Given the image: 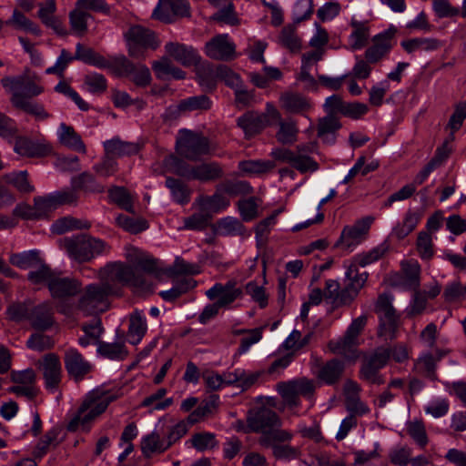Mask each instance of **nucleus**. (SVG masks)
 <instances>
[{
    "label": "nucleus",
    "instance_id": "f257e3e1",
    "mask_svg": "<svg viewBox=\"0 0 466 466\" xmlns=\"http://www.w3.org/2000/svg\"><path fill=\"white\" fill-rule=\"evenodd\" d=\"M99 283L87 285L81 294L77 308L85 315H96L109 308L110 296H119L124 286L146 288L147 282L140 277H135L131 268L122 262L106 264L99 270Z\"/></svg>",
    "mask_w": 466,
    "mask_h": 466
},
{
    "label": "nucleus",
    "instance_id": "f03ea898",
    "mask_svg": "<svg viewBox=\"0 0 466 466\" xmlns=\"http://www.w3.org/2000/svg\"><path fill=\"white\" fill-rule=\"evenodd\" d=\"M116 397L108 391L94 390L83 399L76 413L67 424L69 431H88L93 421L105 410Z\"/></svg>",
    "mask_w": 466,
    "mask_h": 466
},
{
    "label": "nucleus",
    "instance_id": "7ed1b4c3",
    "mask_svg": "<svg viewBox=\"0 0 466 466\" xmlns=\"http://www.w3.org/2000/svg\"><path fill=\"white\" fill-rule=\"evenodd\" d=\"M68 256L79 263L90 261L96 256L106 254L110 247L102 239L88 235H77L60 240Z\"/></svg>",
    "mask_w": 466,
    "mask_h": 466
},
{
    "label": "nucleus",
    "instance_id": "20e7f679",
    "mask_svg": "<svg viewBox=\"0 0 466 466\" xmlns=\"http://www.w3.org/2000/svg\"><path fill=\"white\" fill-rule=\"evenodd\" d=\"M367 324V317L360 316L353 319L344 335L338 339L330 340L328 347L334 354L342 355L347 359H356V348L358 346V337Z\"/></svg>",
    "mask_w": 466,
    "mask_h": 466
},
{
    "label": "nucleus",
    "instance_id": "39448f33",
    "mask_svg": "<svg viewBox=\"0 0 466 466\" xmlns=\"http://www.w3.org/2000/svg\"><path fill=\"white\" fill-rule=\"evenodd\" d=\"M293 435L285 430H276L267 432L258 439V443L264 448H270L272 454L277 460L291 461L299 455V450L289 444H286L292 439Z\"/></svg>",
    "mask_w": 466,
    "mask_h": 466
},
{
    "label": "nucleus",
    "instance_id": "423d86ee",
    "mask_svg": "<svg viewBox=\"0 0 466 466\" xmlns=\"http://www.w3.org/2000/svg\"><path fill=\"white\" fill-rule=\"evenodd\" d=\"M276 390L285 403L290 407L299 405V397L311 398L315 391V383L305 377L288 381H280L276 385Z\"/></svg>",
    "mask_w": 466,
    "mask_h": 466
},
{
    "label": "nucleus",
    "instance_id": "0eeeda50",
    "mask_svg": "<svg viewBox=\"0 0 466 466\" xmlns=\"http://www.w3.org/2000/svg\"><path fill=\"white\" fill-rule=\"evenodd\" d=\"M128 55L134 58H144L147 49H156L158 43L152 31L141 25H132L125 32Z\"/></svg>",
    "mask_w": 466,
    "mask_h": 466
},
{
    "label": "nucleus",
    "instance_id": "6e6552de",
    "mask_svg": "<svg viewBox=\"0 0 466 466\" xmlns=\"http://www.w3.org/2000/svg\"><path fill=\"white\" fill-rule=\"evenodd\" d=\"M176 144L177 153L192 161L198 160L209 151L208 139L190 130H181Z\"/></svg>",
    "mask_w": 466,
    "mask_h": 466
},
{
    "label": "nucleus",
    "instance_id": "1a4fd4ad",
    "mask_svg": "<svg viewBox=\"0 0 466 466\" xmlns=\"http://www.w3.org/2000/svg\"><path fill=\"white\" fill-rule=\"evenodd\" d=\"M297 151L289 149H277L272 152L275 159L291 165L300 173L315 172L319 169V164L306 153L313 152L314 146H299Z\"/></svg>",
    "mask_w": 466,
    "mask_h": 466
},
{
    "label": "nucleus",
    "instance_id": "9d476101",
    "mask_svg": "<svg viewBox=\"0 0 466 466\" xmlns=\"http://www.w3.org/2000/svg\"><path fill=\"white\" fill-rule=\"evenodd\" d=\"M389 360L390 351L384 347L377 348L366 355L360 370V379L372 384H382L383 380L380 375V370L386 366Z\"/></svg>",
    "mask_w": 466,
    "mask_h": 466
},
{
    "label": "nucleus",
    "instance_id": "9b49d317",
    "mask_svg": "<svg viewBox=\"0 0 466 466\" xmlns=\"http://www.w3.org/2000/svg\"><path fill=\"white\" fill-rule=\"evenodd\" d=\"M373 220L372 217H366L357 220L352 226L345 227L336 243V247L352 251L366 238Z\"/></svg>",
    "mask_w": 466,
    "mask_h": 466
},
{
    "label": "nucleus",
    "instance_id": "f8f14e48",
    "mask_svg": "<svg viewBox=\"0 0 466 466\" xmlns=\"http://www.w3.org/2000/svg\"><path fill=\"white\" fill-rule=\"evenodd\" d=\"M128 259L132 265H126V267L132 269L135 277H140L147 282V287H135L129 286L136 291H148L152 289V281L149 279V276H154L158 278L161 275V269L158 267V262L157 259L147 255H137L134 258L128 256Z\"/></svg>",
    "mask_w": 466,
    "mask_h": 466
},
{
    "label": "nucleus",
    "instance_id": "ddd939ff",
    "mask_svg": "<svg viewBox=\"0 0 466 466\" xmlns=\"http://www.w3.org/2000/svg\"><path fill=\"white\" fill-rule=\"evenodd\" d=\"M247 422L251 431L261 432V435L280 430L279 426L281 424L277 413L267 406L250 411L248 415Z\"/></svg>",
    "mask_w": 466,
    "mask_h": 466
},
{
    "label": "nucleus",
    "instance_id": "4468645a",
    "mask_svg": "<svg viewBox=\"0 0 466 466\" xmlns=\"http://www.w3.org/2000/svg\"><path fill=\"white\" fill-rule=\"evenodd\" d=\"M346 278L349 283L342 290H339L338 298L334 302L336 306L350 304L366 282L368 275L366 272L359 273L355 265L350 264L347 266Z\"/></svg>",
    "mask_w": 466,
    "mask_h": 466
},
{
    "label": "nucleus",
    "instance_id": "2eb2a0df",
    "mask_svg": "<svg viewBox=\"0 0 466 466\" xmlns=\"http://www.w3.org/2000/svg\"><path fill=\"white\" fill-rule=\"evenodd\" d=\"M2 86L12 93V97L15 94L24 99L36 96L43 92V87L37 85L32 78L25 75L18 76H5L1 80Z\"/></svg>",
    "mask_w": 466,
    "mask_h": 466
},
{
    "label": "nucleus",
    "instance_id": "dca6fc26",
    "mask_svg": "<svg viewBox=\"0 0 466 466\" xmlns=\"http://www.w3.org/2000/svg\"><path fill=\"white\" fill-rule=\"evenodd\" d=\"M189 15V5L187 0H159L155 7L152 17L169 24L176 16Z\"/></svg>",
    "mask_w": 466,
    "mask_h": 466
},
{
    "label": "nucleus",
    "instance_id": "f3484780",
    "mask_svg": "<svg viewBox=\"0 0 466 466\" xmlns=\"http://www.w3.org/2000/svg\"><path fill=\"white\" fill-rule=\"evenodd\" d=\"M205 53L214 60L230 61L236 57V46L227 34L218 35L206 43Z\"/></svg>",
    "mask_w": 466,
    "mask_h": 466
},
{
    "label": "nucleus",
    "instance_id": "a211bd4d",
    "mask_svg": "<svg viewBox=\"0 0 466 466\" xmlns=\"http://www.w3.org/2000/svg\"><path fill=\"white\" fill-rule=\"evenodd\" d=\"M206 296L210 300L217 299L221 308H226L242 296V289L236 280L231 279L225 284L216 283L206 291Z\"/></svg>",
    "mask_w": 466,
    "mask_h": 466
},
{
    "label": "nucleus",
    "instance_id": "6ab92c4d",
    "mask_svg": "<svg viewBox=\"0 0 466 466\" xmlns=\"http://www.w3.org/2000/svg\"><path fill=\"white\" fill-rule=\"evenodd\" d=\"M396 32V28L392 26L373 37L372 46L367 48L364 54L368 62L377 64L388 55L392 47L391 40Z\"/></svg>",
    "mask_w": 466,
    "mask_h": 466
},
{
    "label": "nucleus",
    "instance_id": "aec40b11",
    "mask_svg": "<svg viewBox=\"0 0 466 466\" xmlns=\"http://www.w3.org/2000/svg\"><path fill=\"white\" fill-rule=\"evenodd\" d=\"M391 297L388 294H381L377 301L376 310L380 319L381 334L391 335L395 330L398 322V316L391 304Z\"/></svg>",
    "mask_w": 466,
    "mask_h": 466
},
{
    "label": "nucleus",
    "instance_id": "412c9836",
    "mask_svg": "<svg viewBox=\"0 0 466 466\" xmlns=\"http://www.w3.org/2000/svg\"><path fill=\"white\" fill-rule=\"evenodd\" d=\"M41 369L46 388L55 391L61 381L62 366L58 356L55 353L46 354L41 360Z\"/></svg>",
    "mask_w": 466,
    "mask_h": 466
},
{
    "label": "nucleus",
    "instance_id": "4be33fe9",
    "mask_svg": "<svg viewBox=\"0 0 466 466\" xmlns=\"http://www.w3.org/2000/svg\"><path fill=\"white\" fill-rule=\"evenodd\" d=\"M194 205H197L200 211H205L212 217L213 214L226 210L230 205V200L223 194L218 186H217L213 195H201L198 197Z\"/></svg>",
    "mask_w": 466,
    "mask_h": 466
},
{
    "label": "nucleus",
    "instance_id": "5701e85b",
    "mask_svg": "<svg viewBox=\"0 0 466 466\" xmlns=\"http://www.w3.org/2000/svg\"><path fill=\"white\" fill-rule=\"evenodd\" d=\"M64 360L67 373L76 380H83L91 370L90 363L76 349H68Z\"/></svg>",
    "mask_w": 466,
    "mask_h": 466
},
{
    "label": "nucleus",
    "instance_id": "b1692460",
    "mask_svg": "<svg viewBox=\"0 0 466 466\" xmlns=\"http://www.w3.org/2000/svg\"><path fill=\"white\" fill-rule=\"evenodd\" d=\"M81 286L77 279L55 275L48 289L54 298L63 299L76 295L80 291Z\"/></svg>",
    "mask_w": 466,
    "mask_h": 466
},
{
    "label": "nucleus",
    "instance_id": "393cba45",
    "mask_svg": "<svg viewBox=\"0 0 466 466\" xmlns=\"http://www.w3.org/2000/svg\"><path fill=\"white\" fill-rule=\"evenodd\" d=\"M166 52L173 57L177 62L184 66H191L196 65L199 56L192 46H187L179 43L169 42L165 46Z\"/></svg>",
    "mask_w": 466,
    "mask_h": 466
},
{
    "label": "nucleus",
    "instance_id": "a878e982",
    "mask_svg": "<svg viewBox=\"0 0 466 466\" xmlns=\"http://www.w3.org/2000/svg\"><path fill=\"white\" fill-rule=\"evenodd\" d=\"M279 101L281 107L292 114L303 115L312 108L310 99L299 93H284L280 96Z\"/></svg>",
    "mask_w": 466,
    "mask_h": 466
},
{
    "label": "nucleus",
    "instance_id": "bb28decb",
    "mask_svg": "<svg viewBox=\"0 0 466 466\" xmlns=\"http://www.w3.org/2000/svg\"><path fill=\"white\" fill-rule=\"evenodd\" d=\"M223 174V168L218 163H202L192 167L190 180L207 183L219 179Z\"/></svg>",
    "mask_w": 466,
    "mask_h": 466
},
{
    "label": "nucleus",
    "instance_id": "cd10ccee",
    "mask_svg": "<svg viewBox=\"0 0 466 466\" xmlns=\"http://www.w3.org/2000/svg\"><path fill=\"white\" fill-rule=\"evenodd\" d=\"M14 151L22 157H40L47 155L50 148L47 146L36 143L28 137H18L15 139Z\"/></svg>",
    "mask_w": 466,
    "mask_h": 466
},
{
    "label": "nucleus",
    "instance_id": "c85d7f7f",
    "mask_svg": "<svg viewBox=\"0 0 466 466\" xmlns=\"http://www.w3.org/2000/svg\"><path fill=\"white\" fill-rule=\"evenodd\" d=\"M38 11V17L44 25L52 28L56 34L60 35H66V29L62 22L55 16L56 5L55 0H47L45 5L40 4Z\"/></svg>",
    "mask_w": 466,
    "mask_h": 466
},
{
    "label": "nucleus",
    "instance_id": "c756f323",
    "mask_svg": "<svg viewBox=\"0 0 466 466\" xmlns=\"http://www.w3.org/2000/svg\"><path fill=\"white\" fill-rule=\"evenodd\" d=\"M438 363L431 351H423L414 361L413 370L419 375L431 380H439L437 374Z\"/></svg>",
    "mask_w": 466,
    "mask_h": 466
},
{
    "label": "nucleus",
    "instance_id": "7c9ffc66",
    "mask_svg": "<svg viewBox=\"0 0 466 466\" xmlns=\"http://www.w3.org/2000/svg\"><path fill=\"white\" fill-rule=\"evenodd\" d=\"M238 126L247 137H253L268 126L267 116L257 112H247L238 118Z\"/></svg>",
    "mask_w": 466,
    "mask_h": 466
},
{
    "label": "nucleus",
    "instance_id": "2f4dec72",
    "mask_svg": "<svg viewBox=\"0 0 466 466\" xmlns=\"http://www.w3.org/2000/svg\"><path fill=\"white\" fill-rule=\"evenodd\" d=\"M28 320L35 329H47L53 325L52 308L48 304H40L31 308Z\"/></svg>",
    "mask_w": 466,
    "mask_h": 466
},
{
    "label": "nucleus",
    "instance_id": "473e14b6",
    "mask_svg": "<svg viewBox=\"0 0 466 466\" xmlns=\"http://www.w3.org/2000/svg\"><path fill=\"white\" fill-rule=\"evenodd\" d=\"M340 127L339 118L326 116L319 120L317 136L323 143L332 145L336 141V133Z\"/></svg>",
    "mask_w": 466,
    "mask_h": 466
},
{
    "label": "nucleus",
    "instance_id": "72a5a7b5",
    "mask_svg": "<svg viewBox=\"0 0 466 466\" xmlns=\"http://www.w3.org/2000/svg\"><path fill=\"white\" fill-rule=\"evenodd\" d=\"M147 329V321L142 313L135 310L129 317L127 331L128 341L136 345L141 341Z\"/></svg>",
    "mask_w": 466,
    "mask_h": 466
},
{
    "label": "nucleus",
    "instance_id": "f704fd0d",
    "mask_svg": "<svg viewBox=\"0 0 466 466\" xmlns=\"http://www.w3.org/2000/svg\"><path fill=\"white\" fill-rule=\"evenodd\" d=\"M106 154L113 158V157H123L135 155L139 151V147L135 143H128L113 138L104 142Z\"/></svg>",
    "mask_w": 466,
    "mask_h": 466
},
{
    "label": "nucleus",
    "instance_id": "c9c22d12",
    "mask_svg": "<svg viewBox=\"0 0 466 466\" xmlns=\"http://www.w3.org/2000/svg\"><path fill=\"white\" fill-rule=\"evenodd\" d=\"M168 448L166 440H162L157 431H152L141 440V451L147 458H150L154 453H162Z\"/></svg>",
    "mask_w": 466,
    "mask_h": 466
},
{
    "label": "nucleus",
    "instance_id": "e433bc0d",
    "mask_svg": "<svg viewBox=\"0 0 466 466\" xmlns=\"http://www.w3.org/2000/svg\"><path fill=\"white\" fill-rule=\"evenodd\" d=\"M353 30L349 35V48L351 51L362 49L368 42L370 33L365 23L352 20L350 23Z\"/></svg>",
    "mask_w": 466,
    "mask_h": 466
},
{
    "label": "nucleus",
    "instance_id": "4c0bfd02",
    "mask_svg": "<svg viewBox=\"0 0 466 466\" xmlns=\"http://www.w3.org/2000/svg\"><path fill=\"white\" fill-rule=\"evenodd\" d=\"M390 245L384 241L379 246L366 253L356 255L352 260L346 262L345 267L353 264L358 268V266L366 267L382 258L389 250Z\"/></svg>",
    "mask_w": 466,
    "mask_h": 466
},
{
    "label": "nucleus",
    "instance_id": "58836bf2",
    "mask_svg": "<svg viewBox=\"0 0 466 466\" xmlns=\"http://www.w3.org/2000/svg\"><path fill=\"white\" fill-rule=\"evenodd\" d=\"M59 140L64 146L80 152L86 153V146L81 139V137L75 131V129L62 123L59 127Z\"/></svg>",
    "mask_w": 466,
    "mask_h": 466
},
{
    "label": "nucleus",
    "instance_id": "ea45409f",
    "mask_svg": "<svg viewBox=\"0 0 466 466\" xmlns=\"http://www.w3.org/2000/svg\"><path fill=\"white\" fill-rule=\"evenodd\" d=\"M75 58L86 64L95 66L99 68L109 66L108 61L90 47H85L81 44L76 46Z\"/></svg>",
    "mask_w": 466,
    "mask_h": 466
},
{
    "label": "nucleus",
    "instance_id": "a19ab883",
    "mask_svg": "<svg viewBox=\"0 0 466 466\" xmlns=\"http://www.w3.org/2000/svg\"><path fill=\"white\" fill-rule=\"evenodd\" d=\"M196 284L197 282L192 278L184 277L177 279L170 289L159 292V296L165 301L172 302L183 294L194 289Z\"/></svg>",
    "mask_w": 466,
    "mask_h": 466
},
{
    "label": "nucleus",
    "instance_id": "79ce46f5",
    "mask_svg": "<svg viewBox=\"0 0 466 466\" xmlns=\"http://www.w3.org/2000/svg\"><path fill=\"white\" fill-rule=\"evenodd\" d=\"M421 215L413 210H408L402 219V222L397 224L393 228L392 234L398 239H403L410 233H411L420 221Z\"/></svg>",
    "mask_w": 466,
    "mask_h": 466
},
{
    "label": "nucleus",
    "instance_id": "37998d69",
    "mask_svg": "<svg viewBox=\"0 0 466 466\" xmlns=\"http://www.w3.org/2000/svg\"><path fill=\"white\" fill-rule=\"evenodd\" d=\"M400 46L408 54H411L416 51L436 50L440 46V42L435 38L415 37L402 41Z\"/></svg>",
    "mask_w": 466,
    "mask_h": 466
},
{
    "label": "nucleus",
    "instance_id": "c03bdc74",
    "mask_svg": "<svg viewBox=\"0 0 466 466\" xmlns=\"http://www.w3.org/2000/svg\"><path fill=\"white\" fill-rule=\"evenodd\" d=\"M71 185L76 190L81 189L92 193H102L105 190L104 186L98 183L96 177L88 172H83L78 176L73 177Z\"/></svg>",
    "mask_w": 466,
    "mask_h": 466
},
{
    "label": "nucleus",
    "instance_id": "a18cd8bd",
    "mask_svg": "<svg viewBox=\"0 0 466 466\" xmlns=\"http://www.w3.org/2000/svg\"><path fill=\"white\" fill-rule=\"evenodd\" d=\"M41 259L38 250L14 253L9 257V262L21 269L33 268L39 265Z\"/></svg>",
    "mask_w": 466,
    "mask_h": 466
},
{
    "label": "nucleus",
    "instance_id": "49530a36",
    "mask_svg": "<svg viewBox=\"0 0 466 466\" xmlns=\"http://www.w3.org/2000/svg\"><path fill=\"white\" fill-rule=\"evenodd\" d=\"M11 102L15 107L35 116L37 119L45 120L50 116L42 105L24 99L16 94L15 97H11Z\"/></svg>",
    "mask_w": 466,
    "mask_h": 466
},
{
    "label": "nucleus",
    "instance_id": "de8ad7c7",
    "mask_svg": "<svg viewBox=\"0 0 466 466\" xmlns=\"http://www.w3.org/2000/svg\"><path fill=\"white\" fill-rule=\"evenodd\" d=\"M344 370V364L339 360L328 361L319 371V378L327 384H333L339 380Z\"/></svg>",
    "mask_w": 466,
    "mask_h": 466
},
{
    "label": "nucleus",
    "instance_id": "09e8293b",
    "mask_svg": "<svg viewBox=\"0 0 466 466\" xmlns=\"http://www.w3.org/2000/svg\"><path fill=\"white\" fill-rule=\"evenodd\" d=\"M166 187L170 190L172 198L178 204H187L190 200V190L187 186L179 179L167 177Z\"/></svg>",
    "mask_w": 466,
    "mask_h": 466
},
{
    "label": "nucleus",
    "instance_id": "8fccbe9b",
    "mask_svg": "<svg viewBox=\"0 0 466 466\" xmlns=\"http://www.w3.org/2000/svg\"><path fill=\"white\" fill-rule=\"evenodd\" d=\"M90 227V222L86 220H80L73 217H64L57 219L52 225L51 229L52 232L60 235L74 229H87Z\"/></svg>",
    "mask_w": 466,
    "mask_h": 466
},
{
    "label": "nucleus",
    "instance_id": "3c124183",
    "mask_svg": "<svg viewBox=\"0 0 466 466\" xmlns=\"http://www.w3.org/2000/svg\"><path fill=\"white\" fill-rule=\"evenodd\" d=\"M217 231L223 236H238L244 235L246 228L237 218L226 217L217 222Z\"/></svg>",
    "mask_w": 466,
    "mask_h": 466
},
{
    "label": "nucleus",
    "instance_id": "603ef678",
    "mask_svg": "<svg viewBox=\"0 0 466 466\" xmlns=\"http://www.w3.org/2000/svg\"><path fill=\"white\" fill-rule=\"evenodd\" d=\"M6 25H12L15 29H21L29 32L36 36L41 35L40 28L18 9H15L13 11V15L6 21Z\"/></svg>",
    "mask_w": 466,
    "mask_h": 466
},
{
    "label": "nucleus",
    "instance_id": "864d4df0",
    "mask_svg": "<svg viewBox=\"0 0 466 466\" xmlns=\"http://www.w3.org/2000/svg\"><path fill=\"white\" fill-rule=\"evenodd\" d=\"M166 394L167 390L160 388L156 392L145 398L141 403V406L149 408L150 411L166 410L173 403L172 398H167L163 400Z\"/></svg>",
    "mask_w": 466,
    "mask_h": 466
},
{
    "label": "nucleus",
    "instance_id": "5fc2aeb1",
    "mask_svg": "<svg viewBox=\"0 0 466 466\" xmlns=\"http://www.w3.org/2000/svg\"><path fill=\"white\" fill-rule=\"evenodd\" d=\"M55 275L56 273L52 271L50 267L41 259L39 265L29 271L27 279L34 285L46 284L49 287V283Z\"/></svg>",
    "mask_w": 466,
    "mask_h": 466
},
{
    "label": "nucleus",
    "instance_id": "6e6d98bb",
    "mask_svg": "<svg viewBox=\"0 0 466 466\" xmlns=\"http://www.w3.org/2000/svg\"><path fill=\"white\" fill-rule=\"evenodd\" d=\"M28 174L26 171H15L5 174L3 179L9 185L15 187L22 193H30L35 190L34 187L28 180Z\"/></svg>",
    "mask_w": 466,
    "mask_h": 466
},
{
    "label": "nucleus",
    "instance_id": "4d7b16f0",
    "mask_svg": "<svg viewBox=\"0 0 466 466\" xmlns=\"http://www.w3.org/2000/svg\"><path fill=\"white\" fill-rule=\"evenodd\" d=\"M401 269L406 284L413 289H419L420 282V266L419 262L415 259L402 261Z\"/></svg>",
    "mask_w": 466,
    "mask_h": 466
},
{
    "label": "nucleus",
    "instance_id": "13d9d810",
    "mask_svg": "<svg viewBox=\"0 0 466 466\" xmlns=\"http://www.w3.org/2000/svg\"><path fill=\"white\" fill-rule=\"evenodd\" d=\"M91 17L88 12L78 9V7L75 5L74 9L69 13L71 29L77 35H84L87 31V21Z\"/></svg>",
    "mask_w": 466,
    "mask_h": 466
},
{
    "label": "nucleus",
    "instance_id": "bf43d9fd",
    "mask_svg": "<svg viewBox=\"0 0 466 466\" xmlns=\"http://www.w3.org/2000/svg\"><path fill=\"white\" fill-rule=\"evenodd\" d=\"M97 351L100 355L110 360H124L127 350L122 342H98Z\"/></svg>",
    "mask_w": 466,
    "mask_h": 466
},
{
    "label": "nucleus",
    "instance_id": "052dcab7",
    "mask_svg": "<svg viewBox=\"0 0 466 466\" xmlns=\"http://www.w3.org/2000/svg\"><path fill=\"white\" fill-rule=\"evenodd\" d=\"M85 335L79 338L78 342L81 346L86 347L90 344H97L102 334L103 329L99 319H94L90 323L83 326Z\"/></svg>",
    "mask_w": 466,
    "mask_h": 466
},
{
    "label": "nucleus",
    "instance_id": "680f3d73",
    "mask_svg": "<svg viewBox=\"0 0 466 466\" xmlns=\"http://www.w3.org/2000/svg\"><path fill=\"white\" fill-rule=\"evenodd\" d=\"M60 431L56 428L48 431L44 437L39 441L34 451V456L36 459H41L50 449L58 445V435Z\"/></svg>",
    "mask_w": 466,
    "mask_h": 466
},
{
    "label": "nucleus",
    "instance_id": "e2e57ef3",
    "mask_svg": "<svg viewBox=\"0 0 466 466\" xmlns=\"http://www.w3.org/2000/svg\"><path fill=\"white\" fill-rule=\"evenodd\" d=\"M280 44L291 52H298L301 48V42L296 34V28L292 25L283 27L279 35Z\"/></svg>",
    "mask_w": 466,
    "mask_h": 466
},
{
    "label": "nucleus",
    "instance_id": "0e129e2a",
    "mask_svg": "<svg viewBox=\"0 0 466 466\" xmlns=\"http://www.w3.org/2000/svg\"><path fill=\"white\" fill-rule=\"evenodd\" d=\"M274 167L271 161L244 160L238 163V168L248 175H258L269 171Z\"/></svg>",
    "mask_w": 466,
    "mask_h": 466
},
{
    "label": "nucleus",
    "instance_id": "69168bd1",
    "mask_svg": "<svg viewBox=\"0 0 466 466\" xmlns=\"http://www.w3.org/2000/svg\"><path fill=\"white\" fill-rule=\"evenodd\" d=\"M152 66L159 77L170 76L175 79H183L186 76L183 70L173 66L167 59L155 61Z\"/></svg>",
    "mask_w": 466,
    "mask_h": 466
},
{
    "label": "nucleus",
    "instance_id": "338daca9",
    "mask_svg": "<svg viewBox=\"0 0 466 466\" xmlns=\"http://www.w3.org/2000/svg\"><path fill=\"white\" fill-rule=\"evenodd\" d=\"M416 248L421 259L430 260L434 255L433 242L431 233L420 231L418 234Z\"/></svg>",
    "mask_w": 466,
    "mask_h": 466
},
{
    "label": "nucleus",
    "instance_id": "774afa93",
    "mask_svg": "<svg viewBox=\"0 0 466 466\" xmlns=\"http://www.w3.org/2000/svg\"><path fill=\"white\" fill-rule=\"evenodd\" d=\"M166 167L177 176L190 180L192 167L177 157L169 156L165 159Z\"/></svg>",
    "mask_w": 466,
    "mask_h": 466
}]
</instances>
